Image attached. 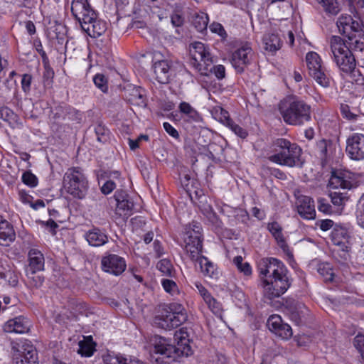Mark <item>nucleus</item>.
I'll return each instance as SVG.
<instances>
[{
  "label": "nucleus",
  "instance_id": "nucleus-18",
  "mask_svg": "<svg viewBox=\"0 0 364 364\" xmlns=\"http://www.w3.org/2000/svg\"><path fill=\"white\" fill-rule=\"evenodd\" d=\"M285 308L291 321L299 325L308 310L304 304L292 299L287 300Z\"/></svg>",
  "mask_w": 364,
  "mask_h": 364
},
{
  "label": "nucleus",
  "instance_id": "nucleus-41",
  "mask_svg": "<svg viewBox=\"0 0 364 364\" xmlns=\"http://www.w3.org/2000/svg\"><path fill=\"white\" fill-rule=\"evenodd\" d=\"M157 269L167 277L173 276V267L170 260L167 259H161L156 264Z\"/></svg>",
  "mask_w": 364,
  "mask_h": 364
},
{
  "label": "nucleus",
  "instance_id": "nucleus-34",
  "mask_svg": "<svg viewBox=\"0 0 364 364\" xmlns=\"http://www.w3.org/2000/svg\"><path fill=\"white\" fill-rule=\"evenodd\" d=\"M105 364H143L136 358H124L121 355H107L104 358Z\"/></svg>",
  "mask_w": 364,
  "mask_h": 364
},
{
  "label": "nucleus",
  "instance_id": "nucleus-64",
  "mask_svg": "<svg viewBox=\"0 0 364 364\" xmlns=\"http://www.w3.org/2000/svg\"><path fill=\"white\" fill-rule=\"evenodd\" d=\"M358 223L364 228V202L358 207L356 212Z\"/></svg>",
  "mask_w": 364,
  "mask_h": 364
},
{
  "label": "nucleus",
  "instance_id": "nucleus-3",
  "mask_svg": "<svg viewBox=\"0 0 364 364\" xmlns=\"http://www.w3.org/2000/svg\"><path fill=\"white\" fill-rule=\"evenodd\" d=\"M276 154L269 156V160L281 166L294 167L299 160L302 150L295 143L279 138L274 141Z\"/></svg>",
  "mask_w": 364,
  "mask_h": 364
},
{
  "label": "nucleus",
  "instance_id": "nucleus-27",
  "mask_svg": "<svg viewBox=\"0 0 364 364\" xmlns=\"http://www.w3.org/2000/svg\"><path fill=\"white\" fill-rule=\"evenodd\" d=\"M28 330V322L21 317L10 319L4 326V331L7 333H24Z\"/></svg>",
  "mask_w": 364,
  "mask_h": 364
},
{
  "label": "nucleus",
  "instance_id": "nucleus-38",
  "mask_svg": "<svg viewBox=\"0 0 364 364\" xmlns=\"http://www.w3.org/2000/svg\"><path fill=\"white\" fill-rule=\"evenodd\" d=\"M78 346L79 348L77 352L82 356L90 357L95 351V346L91 337L79 341Z\"/></svg>",
  "mask_w": 364,
  "mask_h": 364
},
{
  "label": "nucleus",
  "instance_id": "nucleus-62",
  "mask_svg": "<svg viewBox=\"0 0 364 364\" xmlns=\"http://www.w3.org/2000/svg\"><path fill=\"white\" fill-rule=\"evenodd\" d=\"M95 132L97 136V139L100 142H104L106 141L107 135H106V129L104 126L101 124H98L95 128Z\"/></svg>",
  "mask_w": 364,
  "mask_h": 364
},
{
  "label": "nucleus",
  "instance_id": "nucleus-46",
  "mask_svg": "<svg viewBox=\"0 0 364 364\" xmlns=\"http://www.w3.org/2000/svg\"><path fill=\"white\" fill-rule=\"evenodd\" d=\"M22 181L30 187H36L38 185V178L31 171H25L23 173Z\"/></svg>",
  "mask_w": 364,
  "mask_h": 364
},
{
  "label": "nucleus",
  "instance_id": "nucleus-58",
  "mask_svg": "<svg viewBox=\"0 0 364 364\" xmlns=\"http://www.w3.org/2000/svg\"><path fill=\"white\" fill-rule=\"evenodd\" d=\"M32 81V77L29 74H24L21 79V87L23 91L28 94L31 90V85Z\"/></svg>",
  "mask_w": 364,
  "mask_h": 364
},
{
  "label": "nucleus",
  "instance_id": "nucleus-49",
  "mask_svg": "<svg viewBox=\"0 0 364 364\" xmlns=\"http://www.w3.org/2000/svg\"><path fill=\"white\" fill-rule=\"evenodd\" d=\"M54 76L53 70L48 66L45 67V70L43 75V80L45 87H50L53 82Z\"/></svg>",
  "mask_w": 364,
  "mask_h": 364
},
{
  "label": "nucleus",
  "instance_id": "nucleus-32",
  "mask_svg": "<svg viewBox=\"0 0 364 364\" xmlns=\"http://www.w3.org/2000/svg\"><path fill=\"white\" fill-rule=\"evenodd\" d=\"M268 230L272 233L279 246L284 250L288 247L282 234V228L277 222H272L267 225Z\"/></svg>",
  "mask_w": 364,
  "mask_h": 364
},
{
  "label": "nucleus",
  "instance_id": "nucleus-59",
  "mask_svg": "<svg viewBox=\"0 0 364 364\" xmlns=\"http://www.w3.org/2000/svg\"><path fill=\"white\" fill-rule=\"evenodd\" d=\"M165 309H168L170 311L173 312V314L175 316L179 314H186L184 311V308L181 304L173 303L169 304L168 306H164Z\"/></svg>",
  "mask_w": 364,
  "mask_h": 364
},
{
  "label": "nucleus",
  "instance_id": "nucleus-57",
  "mask_svg": "<svg viewBox=\"0 0 364 364\" xmlns=\"http://www.w3.org/2000/svg\"><path fill=\"white\" fill-rule=\"evenodd\" d=\"M217 114L218 121L227 127L231 123V122H232V119L230 117L228 112L223 108L220 109V112Z\"/></svg>",
  "mask_w": 364,
  "mask_h": 364
},
{
  "label": "nucleus",
  "instance_id": "nucleus-14",
  "mask_svg": "<svg viewBox=\"0 0 364 364\" xmlns=\"http://www.w3.org/2000/svg\"><path fill=\"white\" fill-rule=\"evenodd\" d=\"M71 12L80 26L86 20L92 19L95 11L91 8L87 0H73Z\"/></svg>",
  "mask_w": 364,
  "mask_h": 364
},
{
  "label": "nucleus",
  "instance_id": "nucleus-8",
  "mask_svg": "<svg viewBox=\"0 0 364 364\" xmlns=\"http://www.w3.org/2000/svg\"><path fill=\"white\" fill-rule=\"evenodd\" d=\"M306 61L309 75L322 87H329L330 79L322 69L320 56L316 52H309L306 56Z\"/></svg>",
  "mask_w": 364,
  "mask_h": 364
},
{
  "label": "nucleus",
  "instance_id": "nucleus-2",
  "mask_svg": "<svg viewBox=\"0 0 364 364\" xmlns=\"http://www.w3.org/2000/svg\"><path fill=\"white\" fill-rule=\"evenodd\" d=\"M279 111L284 122L289 125L300 126L311 120V107L296 96L282 100Z\"/></svg>",
  "mask_w": 364,
  "mask_h": 364
},
{
  "label": "nucleus",
  "instance_id": "nucleus-23",
  "mask_svg": "<svg viewBox=\"0 0 364 364\" xmlns=\"http://www.w3.org/2000/svg\"><path fill=\"white\" fill-rule=\"evenodd\" d=\"M28 265L25 271H43L44 269L45 258L43 255L37 249H31L28 253Z\"/></svg>",
  "mask_w": 364,
  "mask_h": 364
},
{
  "label": "nucleus",
  "instance_id": "nucleus-54",
  "mask_svg": "<svg viewBox=\"0 0 364 364\" xmlns=\"http://www.w3.org/2000/svg\"><path fill=\"white\" fill-rule=\"evenodd\" d=\"M228 127H229L236 135L242 139L246 138L248 135L247 132L245 129L235 124L233 121L231 122Z\"/></svg>",
  "mask_w": 364,
  "mask_h": 364
},
{
  "label": "nucleus",
  "instance_id": "nucleus-10",
  "mask_svg": "<svg viewBox=\"0 0 364 364\" xmlns=\"http://www.w3.org/2000/svg\"><path fill=\"white\" fill-rule=\"evenodd\" d=\"M186 314L175 316L173 314V312L164 307L161 314L155 316L154 323L161 328L171 330L180 326L186 321Z\"/></svg>",
  "mask_w": 364,
  "mask_h": 364
},
{
  "label": "nucleus",
  "instance_id": "nucleus-43",
  "mask_svg": "<svg viewBox=\"0 0 364 364\" xmlns=\"http://www.w3.org/2000/svg\"><path fill=\"white\" fill-rule=\"evenodd\" d=\"M203 211L205 212L208 220L214 225L216 228H221L222 222L217 214L213 211V209L210 205L205 206Z\"/></svg>",
  "mask_w": 364,
  "mask_h": 364
},
{
  "label": "nucleus",
  "instance_id": "nucleus-37",
  "mask_svg": "<svg viewBox=\"0 0 364 364\" xmlns=\"http://www.w3.org/2000/svg\"><path fill=\"white\" fill-rule=\"evenodd\" d=\"M178 109L181 114H185L188 118V121H199V113L189 103L186 102H181L178 105Z\"/></svg>",
  "mask_w": 364,
  "mask_h": 364
},
{
  "label": "nucleus",
  "instance_id": "nucleus-55",
  "mask_svg": "<svg viewBox=\"0 0 364 364\" xmlns=\"http://www.w3.org/2000/svg\"><path fill=\"white\" fill-rule=\"evenodd\" d=\"M353 18L350 15H342L341 16L337 21V25L341 31V27L343 28V32L345 33L346 30L348 29V25H350V23L351 22Z\"/></svg>",
  "mask_w": 364,
  "mask_h": 364
},
{
  "label": "nucleus",
  "instance_id": "nucleus-20",
  "mask_svg": "<svg viewBox=\"0 0 364 364\" xmlns=\"http://www.w3.org/2000/svg\"><path fill=\"white\" fill-rule=\"evenodd\" d=\"M156 80L161 84L169 82L173 74L172 63L167 60H159L153 65Z\"/></svg>",
  "mask_w": 364,
  "mask_h": 364
},
{
  "label": "nucleus",
  "instance_id": "nucleus-48",
  "mask_svg": "<svg viewBox=\"0 0 364 364\" xmlns=\"http://www.w3.org/2000/svg\"><path fill=\"white\" fill-rule=\"evenodd\" d=\"M350 247L349 245H346V248H341L338 247L337 250L336 255H335V257L339 262H345L350 258V255L348 253Z\"/></svg>",
  "mask_w": 364,
  "mask_h": 364
},
{
  "label": "nucleus",
  "instance_id": "nucleus-52",
  "mask_svg": "<svg viewBox=\"0 0 364 364\" xmlns=\"http://www.w3.org/2000/svg\"><path fill=\"white\" fill-rule=\"evenodd\" d=\"M0 117L2 118L4 121L11 122V121L14 120L16 115V114L9 109L7 107H2L0 109Z\"/></svg>",
  "mask_w": 364,
  "mask_h": 364
},
{
  "label": "nucleus",
  "instance_id": "nucleus-42",
  "mask_svg": "<svg viewBox=\"0 0 364 364\" xmlns=\"http://www.w3.org/2000/svg\"><path fill=\"white\" fill-rule=\"evenodd\" d=\"M26 275L28 278V282L31 286L35 288L41 287L44 282V277L41 275H37L36 273L39 271H25Z\"/></svg>",
  "mask_w": 364,
  "mask_h": 364
},
{
  "label": "nucleus",
  "instance_id": "nucleus-11",
  "mask_svg": "<svg viewBox=\"0 0 364 364\" xmlns=\"http://www.w3.org/2000/svg\"><path fill=\"white\" fill-rule=\"evenodd\" d=\"M103 271L115 276L122 274L126 269L125 259L117 255L107 253L101 259Z\"/></svg>",
  "mask_w": 364,
  "mask_h": 364
},
{
  "label": "nucleus",
  "instance_id": "nucleus-9",
  "mask_svg": "<svg viewBox=\"0 0 364 364\" xmlns=\"http://www.w3.org/2000/svg\"><path fill=\"white\" fill-rule=\"evenodd\" d=\"M258 270L263 279H272L287 272L284 263L273 257L262 259L258 263Z\"/></svg>",
  "mask_w": 364,
  "mask_h": 364
},
{
  "label": "nucleus",
  "instance_id": "nucleus-60",
  "mask_svg": "<svg viewBox=\"0 0 364 364\" xmlns=\"http://www.w3.org/2000/svg\"><path fill=\"white\" fill-rule=\"evenodd\" d=\"M264 171L267 173H269L270 175L274 176L277 178H279L281 180H284L287 178L286 174L283 171H282L281 170H279L278 168L267 167V168H264Z\"/></svg>",
  "mask_w": 364,
  "mask_h": 364
},
{
  "label": "nucleus",
  "instance_id": "nucleus-13",
  "mask_svg": "<svg viewBox=\"0 0 364 364\" xmlns=\"http://www.w3.org/2000/svg\"><path fill=\"white\" fill-rule=\"evenodd\" d=\"M346 153L355 161L364 159V134H354L346 141Z\"/></svg>",
  "mask_w": 364,
  "mask_h": 364
},
{
  "label": "nucleus",
  "instance_id": "nucleus-25",
  "mask_svg": "<svg viewBox=\"0 0 364 364\" xmlns=\"http://www.w3.org/2000/svg\"><path fill=\"white\" fill-rule=\"evenodd\" d=\"M15 238L16 234L12 225L0 215V245L8 246Z\"/></svg>",
  "mask_w": 364,
  "mask_h": 364
},
{
  "label": "nucleus",
  "instance_id": "nucleus-50",
  "mask_svg": "<svg viewBox=\"0 0 364 364\" xmlns=\"http://www.w3.org/2000/svg\"><path fill=\"white\" fill-rule=\"evenodd\" d=\"M341 113L343 117L348 120L355 121L358 117V115L351 112L349 106L345 104L341 105Z\"/></svg>",
  "mask_w": 364,
  "mask_h": 364
},
{
  "label": "nucleus",
  "instance_id": "nucleus-51",
  "mask_svg": "<svg viewBox=\"0 0 364 364\" xmlns=\"http://www.w3.org/2000/svg\"><path fill=\"white\" fill-rule=\"evenodd\" d=\"M349 40L351 41L350 44L353 45L354 48L362 51L364 49V33L359 38H357L356 35L348 36Z\"/></svg>",
  "mask_w": 364,
  "mask_h": 364
},
{
  "label": "nucleus",
  "instance_id": "nucleus-17",
  "mask_svg": "<svg viewBox=\"0 0 364 364\" xmlns=\"http://www.w3.org/2000/svg\"><path fill=\"white\" fill-rule=\"evenodd\" d=\"M269 329L282 339L287 340L292 336L291 326L283 323L282 317L279 315H272L267 321Z\"/></svg>",
  "mask_w": 364,
  "mask_h": 364
},
{
  "label": "nucleus",
  "instance_id": "nucleus-15",
  "mask_svg": "<svg viewBox=\"0 0 364 364\" xmlns=\"http://www.w3.org/2000/svg\"><path fill=\"white\" fill-rule=\"evenodd\" d=\"M114 197L117 202L116 214L126 218L132 215L134 204L127 192L122 190L117 191Z\"/></svg>",
  "mask_w": 364,
  "mask_h": 364
},
{
  "label": "nucleus",
  "instance_id": "nucleus-16",
  "mask_svg": "<svg viewBox=\"0 0 364 364\" xmlns=\"http://www.w3.org/2000/svg\"><path fill=\"white\" fill-rule=\"evenodd\" d=\"M351 173L341 170H333L329 179L328 186L334 189H350L355 186V182L352 180Z\"/></svg>",
  "mask_w": 364,
  "mask_h": 364
},
{
  "label": "nucleus",
  "instance_id": "nucleus-28",
  "mask_svg": "<svg viewBox=\"0 0 364 364\" xmlns=\"http://www.w3.org/2000/svg\"><path fill=\"white\" fill-rule=\"evenodd\" d=\"M349 237L347 229L341 226H336L331 234L333 245L341 248H346V245H349Z\"/></svg>",
  "mask_w": 364,
  "mask_h": 364
},
{
  "label": "nucleus",
  "instance_id": "nucleus-24",
  "mask_svg": "<svg viewBox=\"0 0 364 364\" xmlns=\"http://www.w3.org/2000/svg\"><path fill=\"white\" fill-rule=\"evenodd\" d=\"M85 237L88 244L92 247H101L109 241L105 231L98 228H93L86 232Z\"/></svg>",
  "mask_w": 364,
  "mask_h": 364
},
{
  "label": "nucleus",
  "instance_id": "nucleus-63",
  "mask_svg": "<svg viewBox=\"0 0 364 364\" xmlns=\"http://www.w3.org/2000/svg\"><path fill=\"white\" fill-rule=\"evenodd\" d=\"M209 28L213 33H217L222 37L227 35L223 26L219 23L213 22L210 25Z\"/></svg>",
  "mask_w": 364,
  "mask_h": 364
},
{
  "label": "nucleus",
  "instance_id": "nucleus-5",
  "mask_svg": "<svg viewBox=\"0 0 364 364\" xmlns=\"http://www.w3.org/2000/svg\"><path fill=\"white\" fill-rule=\"evenodd\" d=\"M64 188L74 198L83 199L88 190V181L82 170L72 167L67 170L63 177Z\"/></svg>",
  "mask_w": 364,
  "mask_h": 364
},
{
  "label": "nucleus",
  "instance_id": "nucleus-12",
  "mask_svg": "<svg viewBox=\"0 0 364 364\" xmlns=\"http://www.w3.org/2000/svg\"><path fill=\"white\" fill-rule=\"evenodd\" d=\"M252 49L245 44L236 50L232 55L231 63L237 73H242L250 63L252 57Z\"/></svg>",
  "mask_w": 364,
  "mask_h": 364
},
{
  "label": "nucleus",
  "instance_id": "nucleus-19",
  "mask_svg": "<svg viewBox=\"0 0 364 364\" xmlns=\"http://www.w3.org/2000/svg\"><path fill=\"white\" fill-rule=\"evenodd\" d=\"M92 19L86 20L81 25L82 29L91 38H97L102 35L107 30V23L104 21L97 18L96 12L92 16Z\"/></svg>",
  "mask_w": 364,
  "mask_h": 364
},
{
  "label": "nucleus",
  "instance_id": "nucleus-26",
  "mask_svg": "<svg viewBox=\"0 0 364 364\" xmlns=\"http://www.w3.org/2000/svg\"><path fill=\"white\" fill-rule=\"evenodd\" d=\"M210 53L201 42H195L191 44L190 48V64L191 66H198L199 61H203L204 58Z\"/></svg>",
  "mask_w": 364,
  "mask_h": 364
},
{
  "label": "nucleus",
  "instance_id": "nucleus-45",
  "mask_svg": "<svg viewBox=\"0 0 364 364\" xmlns=\"http://www.w3.org/2000/svg\"><path fill=\"white\" fill-rule=\"evenodd\" d=\"M161 284L166 292L172 295L178 293V286L174 281L168 279H163L161 280Z\"/></svg>",
  "mask_w": 364,
  "mask_h": 364
},
{
  "label": "nucleus",
  "instance_id": "nucleus-44",
  "mask_svg": "<svg viewBox=\"0 0 364 364\" xmlns=\"http://www.w3.org/2000/svg\"><path fill=\"white\" fill-rule=\"evenodd\" d=\"M332 203L338 207H343L345 205L346 201L348 200L346 193L340 192H331L329 194Z\"/></svg>",
  "mask_w": 364,
  "mask_h": 364
},
{
  "label": "nucleus",
  "instance_id": "nucleus-36",
  "mask_svg": "<svg viewBox=\"0 0 364 364\" xmlns=\"http://www.w3.org/2000/svg\"><path fill=\"white\" fill-rule=\"evenodd\" d=\"M208 21L209 18L208 14L201 12L194 15L192 24L197 31L203 33L207 30Z\"/></svg>",
  "mask_w": 364,
  "mask_h": 364
},
{
  "label": "nucleus",
  "instance_id": "nucleus-53",
  "mask_svg": "<svg viewBox=\"0 0 364 364\" xmlns=\"http://www.w3.org/2000/svg\"><path fill=\"white\" fill-rule=\"evenodd\" d=\"M208 308L214 313L219 314L222 310V306L212 295L210 296L209 301H205Z\"/></svg>",
  "mask_w": 364,
  "mask_h": 364
},
{
  "label": "nucleus",
  "instance_id": "nucleus-6",
  "mask_svg": "<svg viewBox=\"0 0 364 364\" xmlns=\"http://www.w3.org/2000/svg\"><path fill=\"white\" fill-rule=\"evenodd\" d=\"M201 227L198 223L193 222L183 234L184 250L192 261L198 259L203 252V235Z\"/></svg>",
  "mask_w": 364,
  "mask_h": 364
},
{
  "label": "nucleus",
  "instance_id": "nucleus-33",
  "mask_svg": "<svg viewBox=\"0 0 364 364\" xmlns=\"http://www.w3.org/2000/svg\"><path fill=\"white\" fill-rule=\"evenodd\" d=\"M265 49L270 52H275L280 49L282 46L281 40L277 34L268 33L263 38Z\"/></svg>",
  "mask_w": 364,
  "mask_h": 364
},
{
  "label": "nucleus",
  "instance_id": "nucleus-22",
  "mask_svg": "<svg viewBox=\"0 0 364 364\" xmlns=\"http://www.w3.org/2000/svg\"><path fill=\"white\" fill-rule=\"evenodd\" d=\"M18 351L21 353V358L16 364H38L37 352L31 342H25Z\"/></svg>",
  "mask_w": 364,
  "mask_h": 364
},
{
  "label": "nucleus",
  "instance_id": "nucleus-1",
  "mask_svg": "<svg viewBox=\"0 0 364 364\" xmlns=\"http://www.w3.org/2000/svg\"><path fill=\"white\" fill-rule=\"evenodd\" d=\"M188 337V332L184 328H180L174 333L176 345L170 344L167 339L160 337L154 344V353L159 354L162 359L168 358L172 360H176L183 356L188 357L193 353Z\"/></svg>",
  "mask_w": 364,
  "mask_h": 364
},
{
  "label": "nucleus",
  "instance_id": "nucleus-30",
  "mask_svg": "<svg viewBox=\"0 0 364 364\" xmlns=\"http://www.w3.org/2000/svg\"><path fill=\"white\" fill-rule=\"evenodd\" d=\"M170 18L172 26L176 28V33L179 35L181 32L178 28H181L185 23L184 11L181 5L175 4Z\"/></svg>",
  "mask_w": 364,
  "mask_h": 364
},
{
  "label": "nucleus",
  "instance_id": "nucleus-21",
  "mask_svg": "<svg viewBox=\"0 0 364 364\" xmlns=\"http://www.w3.org/2000/svg\"><path fill=\"white\" fill-rule=\"evenodd\" d=\"M297 211L304 219L312 220L316 217V210L313 199L309 196H302L297 199Z\"/></svg>",
  "mask_w": 364,
  "mask_h": 364
},
{
  "label": "nucleus",
  "instance_id": "nucleus-40",
  "mask_svg": "<svg viewBox=\"0 0 364 364\" xmlns=\"http://www.w3.org/2000/svg\"><path fill=\"white\" fill-rule=\"evenodd\" d=\"M206 57L207 58L203 59V61L198 62V66H193L203 75H208L209 73H212V68L214 66L212 65L213 60L210 54L208 55Z\"/></svg>",
  "mask_w": 364,
  "mask_h": 364
},
{
  "label": "nucleus",
  "instance_id": "nucleus-61",
  "mask_svg": "<svg viewBox=\"0 0 364 364\" xmlns=\"http://www.w3.org/2000/svg\"><path fill=\"white\" fill-rule=\"evenodd\" d=\"M354 346L360 352V355H363L364 353V335H357L353 341Z\"/></svg>",
  "mask_w": 364,
  "mask_h": 364
},
{
  "label": "nucleus",
  "instance_id": "nucleus-29",
  "mask_svg": "<svg viewBox=\"0 0 364 364\" xmlns=\"http://www.w3.org/2000/svg\"><path fill=\"white\" fill-rule=\"evenodd\" d=\"M127 100L134 105L145 107L144 90L140 87L128 86L125 91Z\"/></svg>",
  "mask_w": 364,
  "mask_h": 364
},
{
  "label": "nucleus",
  "instance_id": "nucleus-35",
  "mask_svg": "<svg viewBox=\"0 0 364 364\" xmlns=\"http://www.w3.org/2000/svg\"><path fill=\"white\" fill-rule=\"evenodd\" d=\"M328 16H336L341 11L337 0H316Z\"/></svg>",
  "mask_w": 364,
  "mask_h": 364
},
{
  "label": "nucleus",
  "instance_id": "nucleus-47",
  "mask_svg": "<svg viewBox=\"0 0 364 364\" xmlns=\"http://www.w3.org/2000/svg\"><path fill=\"white\" fill-rule=\"evenodd\" d=\"M93 81L95 85L99 87L103 92H107L108 86H107V80L105 76L102 74H97L94 78Z\"/></svg>",
  "mask_w": 364,
  "mask_h": 364
},
{
  "label": "nucleus",
  "instance_id": "nucleus-4",
  "mask_svg": "<svg viewBox=\"0 0 364 364\" xmlns=\"http://www.w3.org/2000/svg\"><path fill=\"white\" fill-rule=\"evenodd\" d=\"M331 50L333 60L340 70L348 75L352 74L355 71L356 61L352 52L341 37L332 36Z\"/></svg>",
  "mask_w": 364,
  "mask_h": 364
},
{
  "label": "nucleus",
  "instance_id": "nucleus-7",
  "mask_svg": "<svg viewBox=\"0 0 364 364\" xmlns=\"http://www.w3.org/2000/svg\"><path fill=\"white\" fill-rule=\"evenodd\" d=\"M284 272L281 275L272 279H264V296L265 298L272 300L284 294L289 288L291 284Z\"/></svg>",
  "mask_w": 364,
  "mask_h": 364
},
{
  "label": "nucleus",
  "instance_id": "nucleus-31",
  "mask_svg": "<svg viewBox=\"0 0 364 364\" xmlns=\"http://www.w3.org/2000/svg\"><path fill=\"white\" fill-rule=\"evenodd\" d=\"M194 262H198L200 271L205 277L210 278L217 277L218 274L217 268L207 257L200 255L198 259H195Z\"/></svg>",
  "mask_w": 364,
  "mask_h": 364
},
{
  "label": "nucleus",
  "instance_id": "nucleus-56",
  "mask_svg": "<svg viewBox=\"0 0 364 364\" xmlns=\"http://www.w3.org/2000/svg\"><path fill=\"white\" fill-rule=\"evenodd\" d=\"M318 209L324 213H331V205L328 203L327 200L323 198H318Z\"/></svg>",
  "mask_w": 364,
  "mask_h": 364
},
{
  "label": "nucleus",
  "instance_id": "nucleus-39",
  "mask_svg": "<svg viewBox=\"0 0 364 364\" xmlns=\"http://www.w3.org/2000/svg\"><path fill=\"white\" fill-rule=\"evenodd\" d=\"M318 272L326 282H333L335 276L331 265L328 262H323L318 266Z\"/></svg>",
  "mask_w": 364,
  "mask_h": 364
}]
</instances>
